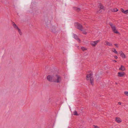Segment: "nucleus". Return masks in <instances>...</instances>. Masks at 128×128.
<instances>
[{"label": "nucleus", "instance_id": "1", "mask_svg": "<svg viewBox=\"0 0 128 128\" xmlns=\"http://www.w3.org/2000/svg\"><path fill=\"white\" fill-rule=\"evenodd\" d=\"M54 82L57 83H60L62 80L60 76L58 75H54Z\"/></svg>", "mask_w": 128, "mask_h": 128}, {"label": "nucleus", "instance_id": "2", "mask_svg": "<svg viewBox=\"0 0 128 128\" xmlns=\"http://www.w3.org/2000/svg\"><path fill=\"white\" fill-rule=\"evenodd\" d=\"M92 74L90 73L89 74H88L86 76V79L87 80H89L90 78V82L92 84H93V78H92Z\"/></svg>", "mask_w": 128, "mask_h": 128}, {"label": "nucleus", "instance_id": "3", "mask_svg": "<svg viewBox=\"0 0 128 128\" xmlns=\"http://www.w3.org/2000/svg\"><path fill=\"white\" fill-rule=\"evenodd\" d=\"M54 75H49L47 77V80L49 82H54Z\"/></svg>", "mask_w": 128, "mask_h": 128}, {"label": "nucleus", "instance_id": "4", "mask_svg": "<svg viewBox=\"0 0 128 128\" xmlns=\"http://www.w3.org/2000/svg\"><path fill=\"white\" fill-rule=\"evenodd\" d=\"M110 25L111 27L112 30L116 34H119V32L116 29L115 26L112 23H110Z\"/></svg>", "mask_w": 128, "mask_h": 128}, {"label": "nucleus", "instance_id": "5", "mask_svg": "<svg viewBox=\"0 0 128 128\" xmlns=\"http://www.w3.org/2000/svg\"><path fill=\"white\" fill-rule=\"evenodd\" d=\"M74 25L76 28L80 30L81 31H82V26L81 25L78 23H75Z\"/></svg>", "mask_w": 128, "mask_h": 128}, {"label": "nucleus", "instance_id": "6", "mask_svg": "<svg viewBox=\"0 0 128 128\" xmlns=\"http://www.w3.org/2000/svg\"><path fill=\"white\" fill-rule=\"evenodd\" d=\"M100 41L99 40H98L94 41H92L90 42V44L92 46H94Z\"/></svg>", "mask_w": 128, "mask_h": 128}, {"label": "nucleus", "instance_id": "7", "mask_svg": "<svg viewBox=\"0 0 128 128\" xmlns=\"http://www.w3.org/2000/svg\"><path fill=\"white\" fill-rule=\"evenodd\" d=\"M120 56L122 58H126V56L125 54L121 51L120 52Z\"/></svg>", "mask_w": 128, "mask_h": 128}, {"label": "nucleus", "instance_id": "8", "mask_svg": "<svg viewBox=\"0 0 128 128\" xmlns=\"http://www.w3.org/2000/svg\"><path fill=\"white\" fill-rule=\"evenodd\" d=\"M125 74V73L124 72H119L118 73V76L119 77L123 76Z\"/></svg>", "mask_w": 128, "mask_h": 128}, {"label": "nucleus", "instance_id": "9", "mask_svg": "<svg viewBox=\"0 0 128 128\" xmlns=\"http://www.w3.org/2000/svg\"><path fill=\"white\" fill-rule=\"evenodd\" d=\"M105 45L109 46H112V44L111 42L107 41H106Z\"/></svg>", "mask_w": 128, "mask_h": 128}, {"label": "nucleus", "instance_id": "10", "mask_svg": "<svg viewBox=\"0 0 128 128\" xmlns=\"http://www.w3.org/2000/svg\"><path fill=\"white\" fill-rule=\"evenodd\" d=\"M115 120L118 123H120L121 122V120L119 118H116L115 119Z\"/></svg>", "mask_w": 128, "mask_h": 128}, {"label": "nucleus", "instance_id": "11", "mask_svg": "<svg viewBox=\"0 0 128 128\" xmlns=\"http://www.w3.org/2000/svg\"><path fill=\"white\" fill-rule=\"evenodd\" d=\"M51 30L54 33H56V28L54 27H52L51 29Z\"/></svg>", "mask_w": 128, "mask_h": 128}, {"label": "nucleus", "instance_id": "12", "mask_svg": "<svg viewBox=\"0 0 128 128\" xmlns=\"http://www.w3.org/2000/svg\"><path fill=\"white\" fill-rule=\"evenodd\" d=\"M119 70L122 71H124L125 70V68L124 66L121 65V67L119 68Z\"/></svg>", "mask_w": 128, "mask_h": 128}, {"label": "nucleus", "instance_id": "13", "mask_svg": "<svg viewBox=\"0 0 128 128\" xmlns=\"http://www.w3.org/2000/svg\"><path fill=\"white\" fill-rule=\"evenodd\" d=\"M12 25L13 27L16 30H17L19 28L16 25L14 22L12 23Z\"/></svg>", "mask_w": 128, "mask_h": 128}, {"label": "nucleus", "instance_id": "14", "mask_svg": "<svg viewBox=\"0 0 128 128\" xmlns=\"http://www.w3.org/2000/svg\"><path fill=\"white\" fill-rule=\"evenodd\" d=\"M17 30L19 34L21 36L22 34V33L20 30L19 28Z\"/></svg>", "mask_w": 128, "mask_h": 128}, {"label": "nucleus", "instance_id": "15", "mask_svg": "<svg viewBox=\"0 0 128 128\" xmlns=\"http://www.w3.org/2000/svg\"><path fill=\"white\" fill-rule=\"evenodd\" d=\"M112 52L116 54H118V53L117 51L114 48H112Z\"/></svg>", "mask_w": 128, "mask_h": 128}, {"label": "nucleus", "instance_id": "16", "mask_svg": "<svg viewBox=\"0 0 128 128\" xmlns=\"http://www.w3.org/2000/svg\"><path fill=\"white\" fill-rule=\"evenodd\" d=\"M74 38L78 40L79 41H80V40L78 38V36L77 35H76V34H74Z\"/></svg>", "mask_w": 128, "mask_h": 128}, {"label": "nucleus", "instance_id": "17", "mask_svg": "<svg viewBox=\"0 0 128 128\" xmlns=\"http://www.w3.org/2000/svg\"><path fill=\"white\" fill-rule=\"evenodd\" d=\"M81 49L83 51L86 50H87V48L84 47L82 46L81 47Z\"/></svg>", "mask_w": 128, "mask_h": 128}, {"label": "nucleus", "instance_id": "18", "mask_svg": "<svg viewBox=\"0 0 128 128\" xmlns=\"http://www.w3.org/2000/svg\"><path fill=\"white\" fill-rule=\"evenodd\" d=\"M99 7L100 9H104V6H103L101 4H100L99 6Z\"/></svg>", "mask_w": 128, "mask_h": 128}, {"label": "nucleus", "instance_id": "19", "mask_svg": "<svg viewBox=\"0 0 128 128\" xmlns=\"http://www.w3.org/2000/svg\"><path fill=\"white\" fill-rule=\"evenodd\" d=\"M118 9L117 8H114V9H113L112 10V11L113 12H117L118 11Z\"/></svg>", "mask_w": 128, "mask_h": 128}, {"label": "nucleus", "instance_id": "20", "mask_svg": "<svg viewBox=\"0 0 128 128\" xmlns=\"http://www.w3.org/2000/svg\"><path fill=\"white\" fill-rule=\"evenodd\" d=\"M82 33L84 34H86L87 33V32H86V30H83V29H82Z\"/></svg>", "mask_w": 128, "mask_h": 128}, {"label": "nucleus", "instance_id": "21", "mask_svg": "<svg viewBox=\"0 0 128 128\" xmlns=\"http://www.w3.org/2000/svg\"><path fill=\"white\" fill-rule=\"evenodd\" d=\"M74 114L76 115H78L77 112L76 111H74L73 112Z\"/></svg>", "mask_w": 128, "mask_h": 128}, {"label": "nucleus", "instance_id": "22", "mask_svg": "<svg viewBox=\"0 0 128 128\" xmlns=\"http://www.w3.org/2000/svg\"><path fill=\"white\" fill-rule=\"evenodd\" d=\"M74 9L76 10L77 11H78L80 10V8H75Z\"/></svg>", "mask_w": 128, "mask_h": 128}, {"label": "nucleus", "instance_id": "23", "mask_svg": "<svg viewBox=\"0 0 128 128\" xmlns=\"http://www.w3.org/2000/svg\"><path fill=\"white\" fill-rule=\"evenodd\" d=\"M124 94L128 96V92L127 91H125L124 92Z\"/></svg>", "mask_w": 128, "mask_h": 128}, {"label": "nucleus", "instance_id": "24", "mask_svg": "<svg viewBox=\"0 0 128 128\" xmlns=\"http://www.w3.org/2000/svg\"><path fill=\"white\" fill-rule=\"evenodd\" d=\"M121 11L123 13H124L125 12V10L122 8H121Z\"/></svg>", "mask_w": 128, "mask_h": 128}, {"label": "nucleus", "instance_id": "25", "mask_svg": "<svg viewBox=\"0 0 128 128\" xmlns=\"http://www.w3.org/2000/svg\"><path fill=\"white\" fill-rule=\"evenodd\" d=\"M128 13V10L125 11L124 14H126Z\"/></svg>", "mask_w": 128, "mask_h": 128}, {"label": "nucleus", "instance_id": "26", "mask_svg": "<svg viewBox=\"0 0 128 128\" xmlns=\"http://www.w3.org/2000/svg\"><path fill=\"white\" fill-rule=\"evenodd\" d=\"M93 126L94 128H99V127L97 126L94 125Z\"/></svg>", "mask_w": 128, "mask_h": 128}, {"label": "nucleus", "instance_id": "27", "mask_svg": "<svg viewBox=\"0 0 128 128\" xmlns=\"http://www.w3.org/2000/svg\"><path fill=\"white\" fill-rule=\"evenodd\" d=\"M46 24L47 25V26H48V24H47V23H46ZM50 22L49 21V22H48V25H50Z\"/></svg>", "mask_w": 128, "mask_h": 128}, {"label": "nucleus", "instance_id": "28", "mask_svg": "<svg viewBox=\"0 0 128 128\" xmlns=\"http://www.w3.org/2000/svg\"><path fill=\"white\" fill-rule=\"evenodd\" d=\"M102 11L101 10H100L97 12L98 13H100Z\"/></svg>", "mask_w": 128, "mask_h": 128}, {"label": "nucleus", "instance_id": "29", "mask_svg": "<svg viewBox=\"0 0 128 128\" xmlns=\"http://www.w3.org/2000/svg\"><path fill=\"white\" fill-rule=\"evenodd\" d=\"M114 58L115 59H117L118 58V57L116 56H114Z\"/></svg>", "mask_w": 128, "mask_h": 128}, {"label": "nucleus", "instance_id": "30", "mask_svg": "<svg viewBox=\"0 0 128 128\" xmlns=\"http://www.w3.org/2000/svg\"><path fill=\"white\" fill-rule=\"evenodd\" d=\"M118 104H119L120 105H121V102H118Z\"/></svg>", "mask_w": 128, "mask_h": 128}, {"label": "nucleus", "instance_id": "31", "mask_svg": "<svg viewBox=\"0 0 128 128\" xmlns=\"http://www.w3.org/2000/svg\"><path fill=\"white\" fill-rule=\"evenodd\" d=\"M113 61L114 62H116V61L115 60H113Z\"/></svg>", "mask_w": 128, "mask_h": 128}, {"label": "nucleus", "instance_id": "32", "mask_svg": "<svg viewBox=\"0 0 128 128\" xmlns=\"http://www.w3.org/2000/svg\"><path fill=\"white\" fill-rule=\"evenodd\" d=\"M114 45L116 46L117 47H118L117 44H114Z\"/></svg>", "mask_w": 128, "mask_h": 128}]
</instances>
